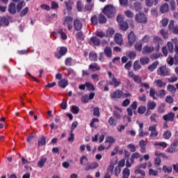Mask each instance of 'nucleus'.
Returning <instances> with one entry per match:
<instances>
[{
	"label": "nucleus",
	"instance_id": "19",
	"mask_svg": "<svg viewBox=\"0 0 178 178\" xmlns=\"http://www.w3.org/2000/svg\"><path fill=\"white\" fill-rule=\"evenodd\" d=\"M160 12L161 13H168V12H169V4L165 3L161 6Z\"/></svg>",
	"mask_w": 178,
	"mask_h": 178
},
{
	"label": "nucleus",
	"instance_id": "9",
	"mask_svg": "<svg viewBox=\"0 0 178 178\" xmlns=\"http://www.w3.org/2000/svg\"><path fill=\"white\" fill-rule=\"evenodd\" d=\"M178 140H174L172 144H171L170 147L166 149V152L168 154H175V152H177L178 151Z\"/></svg>",
	"mask_w": 178,
	"mask_h": 178
},
{
	"label": "nucleus",
	"instance_id": "30",
	"mask_svg": "<svg viewBox=\"0 0 178 178\" xmlns=\"http://www.w3.org/2000/svg\"><path fill=\"white\" fill-rule=\"evenodd\" d=\"M89 69L92 70V72H96V70H99V65L97 63H92L89 65Z\"/></svg>",
	"mask_w": 178,
	"mask_h": 178
},
{
	"label": "nucleus",
	"instance_id": "26",
	"mask_svg": "<svg viewBox=\"0 0 178 178\" xmlns=\"http://www.w3.org/2000/svg\"><path fill=\"white\" fill-rule=\"evenodd\" d=\"M154 83H156V86L159 87V88H162V87H165V86H166V83L162 81L161 79L155 80Z\"/></svg>",
	"mask_w": 178,
	"mask_h": 178
},
{
	"label": "nucleus",
	"instance_id": "25",
	"mask_svg": "<svg viewBox=\"0 0 178 178\" xmlns=\"http://www.w3.org/2000/svg\"><path fill=\"white\" fill-rule=\"evenodd\" d=\"M97 20L99 24H105V23H106V17L102 14L99 15Z\"/></svg>",
	"mask_w": 178,
	"mask_h": 178
},
{
	"label": "nucleus",
	"instance_id": "11",
	"mask_svg": "<svg viewBox=\"0 0 178 178\" xmlns=\"http://www.w3.org/2000/svg\"><path fill=\"white\" fill-rule=\"evenodd\" d=\"M89 44L90 45H95L96 47H99L101 44V40L99 38L93 36L90 38Z\"/></svg>",
	"mask_w": 178,
	"mask_h": 178
},
{
	"label": "nucleus",
	"instance_id": "59",
	"mask_svg": "<svg viewBox=\"0 0 178 178\" xmlns=\"http://www.w3.org/2000/svg\"><path fill=\"white\" fill-rule=\"evenodd\" d=\"M170 6L171 10H175L176 9V1L175 0H170Z\"/></svg>",
	"mask_w": 178,
	"mask_h": 178
},
{
	"label": "nucleus",
	"instance_id": "28",
	"mask_svg": "<svg viewBox=\"0 0 178 178\" xmlns=\"http://www.w3.org/2000/svg\"><path fill=\"white\" fill-rule=\"evenodd\" d=\"M153 42L156 44L157 48H159L162 39L159 36H155L153 39Z\"/></svg>",
	"mask_w": 178,
	"mask_h": 178
},
{
	"label": "nucleus",
	"instance_id": "37",
	"mask_svg": "<svg viewBox=\"0 0 178 178\" xmlns=\"http://www.w3.org/2000/svg\"><path fill=\"white\" fill-rule=\"evenodd\" d=\"M120 27L121 30H123V31H127V30H129V24L124 22L120 24Z\"/></svg>",
	"mask_w": 178,
	"mask_h": 178
},
{
	"label": "nucleus",
	"instance_id": "2",
	"mask_svg": "<svg viewBox=\"0 0 178 178\" xmlns=\"http://www.w3.org/2000/svg\"><path fill=\"white\" fill-rule=\"evenodd\" d=\"M156 74L158 76H161V77L170 76V69L166 67V65H163L157 70Z\"/></svg>",
	"mask_w": 178,
	"mask_h": 178
},
{
	"label": "nucleus",
	"instance_id": "27",
	"mask_svg": "<svg viewBox=\"0 0 178 178\" xmlns=\"http://www.w3.org/2000/svg\"><path fill=\"white\" fill-rule=\"evenodd\" d=\"M135 175H140V176H145V171L141 170V168L138 167L135 168V171H134Z\"/></svg>",
	"mask_w": 178,
	"mask_h": 178
},
{
	"label": "nucleus",
	"instance_id": "48",
	"mask_svg": "<svg viewBox=\"0 0 178 178\" xmlns=\"http://www.w3.org/2000/svg\"><path fill=\"white\" fill-rule=\"evenodd\" d=\"M132 79L137 84H141V78L138 75H132Z\"/></svg>",
	"mask_w": 178,
	"mask_h": 178
},
{
	"label": "nucleus",
	"instance_id": "4",
	"mask_svg": "<svg viewBox=\"0 0 178 178\" xmlns=\"http://www.w3.org/2000/svg\"><path fill=\"white\" fill-rule=\"evenodd\" d=\"M128 38V43L127 44V47L128 48H130L133 47V44L137 41V38H136V34H134V32L131 31L127 36Z\"/></svg>",
	"mask_w": 178,
	"mask_h": 178
},
{
	"label": "nucleus",
	"instance_id": "21",
	"mask_svg": "<svg viewBox=\"0 0 178 178\" xmlns=\"http://www.w3.org/2000/svg\"><path fill=\"white\" fill-rule=\"evenodd\" d=\"M159 65V61H154L152 65H149L147 69L149 72H154Z\"/></svg>",
	"mask_w": 178,
	"mask_h": 178
},
{
	"label": "nucleus",
	"instance_id": "35",
	"mask_svg": "<svg viewBox=\"0 0 178 178\" xmlns=\"http://www.w3.org/2000/svg\"><path fill=\"white\" fill-rule=\"evenodd\" d=\"M45 144H46L45 136H42L38 140V147H42V145H45Z\"/></svg>",
	"mask_w": 178,
	"mask_h": 178
},
{
	"label": "nucleus",
	"instance_id": "53",
	"mask_svg": "<svg viewBox=\"0 0 178 178\" xmlns=\"http://www.w3.org/2000/svg\"><path fill=\"white\" fill-rule=\"evenodd\" d=\"M163 170L164 173H170L172 170V168L171 166L168 167L167 165H163Z\"/></svg>",
	"mask_w": 178,
	"mask_h": 178
},
{
	"label": "nucleus",
	"instance_id": "61",
	"mask_svg": "<svg viewBox=\"0 0 178 178\" xmlns=\"http://www.w3.org/2000/svg\"><path fill=\"white\" fill-rule=\"evenodd\" d=\"M136 56H137V54L134 51H130L128 54V57L129 58V59H134Z\"/></svg>",
	"mask_w": 178,
	"mask_h": 178
},
{
	"label": "nucleus",
	"instance_id": "60",
	"mask_svg": "<svg viewBox=\"0 0 178 178\" xmlns=\"http://www.w3.org/2000/svg\"><path fill=\"white\" fill-rule=\"evenodd\" d=\"M127 148H129L131 152H136V145L134 144H129Z\"/></svg>",
	"mask_w": 178,
	"mask_h": 178
},
{
	"label": "nucleus",
	"instance_id": "12",
	"mask_svg": "<svg viewBox=\"0 0 178 178\" xmlns=\"http://www.w3.org/2000/svg\"><path fill=\"white\" fill-rule=\"evenodd\" d=\"M74 27L76 31H80L83 29V23L79 19H74Z\"/></svg>",
	"mask_w": 178,
	"mask_h": 178
},
{
	"label": "nucleus",
	"instance_id": "58",
	"mask_svg": "<svg viewBox=\"0 0 178 178\" xmlns=\"http://www.w3.org/2000/svg\"><path fill=\"white\" fill-rule=\"evenodd\" d=\"M108 123L111 126L115 127L116 126V120H115V118H113V117H111L108 119Z\"/></svg>",
	"mask_w": 178,
	"mask_h": 178
},
{
	"label": "nucleus",
	"instance_id": "17",
	"mask_svg": "<svg viewBox=\"0 0 178 178\" xmlns=\"http://www.w3.org/2000/svg\"><path fill=\"white\" fill-rule=\"evenodd\" d=\"M163 118L165 121L173 122L175 120V113H168L167 115H163Z\"/></svg>",
	"mask_w": 178,
	"mask_h": 178
},
{
	"label": "nucleus",
	"instance_id": "57",
	"mask_svg": "<svg viewBox=\"0 0 178 178\" xmlns=\"http://www.w3.org/2000/svg\"><path fill=\"white\" fill-rule=\"evenodd\" d=\"M76 10H78V12H81V10H83V4L81 1L76 2Z\"/></svg>",
	"mask_w": 178,
	"mask_h": 178
},
{
	"label": "nucleus",
	"instance_id": "63",
	"mask_svg": "<svg viewBox=\"0 0 178 178\" xmlns=\"http://www.w3.org/2000/svg\"><path fill=\"white\" fill-rule=\"evenodd\" d=\"M76 37L77 38V40H83V31H79L76 34Z\"/></svg>",
	"mask_w": 178,
	"mask_h": 178
},
{
	"label": "nucleus",
	"instance_id": "54",
	"mask_svg": "<svg viewBox=\"0 0 178 178\" xmlns=\"http://www.w3.org/2000/svg\"><path fill=\"white\" fill-rule=\"evenodd\" d=\"M51 8L53 10L59 9V4L56 1L51 2Z\"/></svg>",
	"mask_w": 178,
	"mask_h": 178
},
{
	"label": "nucleus",
	"instance_id": "8",
	"mask_svg": "<svg viewBox=\"0 0 178 178\" xmlns=\"http://www.w3.org/2000/svg\"><path fill=\"white\" fill-rule=\"evenodd\" d=\"M66 54H67V47H60L59 48L58 52L54 53V56H55V58H56L57 59H60L62 56H65Z\"/></svg>",
	"mask_w": 178,
	"mask_h": 178
},
{
	"label": "nucleus",
	"instance_id": "32",
	"mask_svg": "<svg viewBox=\"0 0 178 178\" xmlns=\"http://www.w3.org/2000/svg\"><path fill=\"white\" fill-rule=\"evenodd\" d=\"M138 158H140V154L138 152H135L132 154L130 159L131 163H134V159H138Z\"/></svg>",
	"mask_w": 178,
	"mask_h": 178
},
{
	"label": "nucleus",
	"instance_id": "47",
	"mask_svg": "<svg viewBox=\"0 0 178 178\" xmlns=\"http://www.w3.org/2000/svg\"><path fill=\"white\" fill-rule=\"evenodd\" d=\"M89 59H90V60L95 62L97 60V59H98L97 54H95V53H90V54H89Z\"/></svg>",
	"mask_w": 178,
	"mask_h": 178
},
{
	"label": "nucleus",
	"instance_id": "6",
	"mask_svg": "<svg viewBox=\"0 0 178 178\" xmlns=\"http://www.w3.org/2000/svg\"><path fill=\"white\" fill-rule=\"evenodd\" d=\"M63 24V26H67L68 30H72L73 29V17L65 16Z\"/></svg>",
	"mask_w": 178,
	"mask_h": 178
},
{
	"label": "nucleus",
	"instance_id": "14",
	"mask_svg": "<svg viewBox=\"0 0 178 178\" xmlns=\"http://www.w3.org/2000/svg\"><path fill=\"white\" fill-rule=\"evenodd\" d=\"M9 26V19L6 17L0 16V27H8Z\"/></svg>",
	"mask_w": 178,
	"mask_h": 178
},
{
	"label": "nucleus",
	"instance_id": "40",
	"mask_svg": "<svg viewBox=\"0 0 178 178\" xmlns=\"http://www.w3.org/2000/svg\"><path fill=\"white\" fill-rule=\"evenodd\" d=\"M24 3V1H19L16 6L17 12L19 13L22 12V9H23V4Z\"/></svg>",
	"mask_w": 178,
	"mask_h": 178
},
{
	"label": "nucleus",
	"instance_id": "51",
	"mask_svg": "<svg viewBox=\"0 0 178 178\" xmlns=\"http://www.w3.org/2000/svg\"><path fill=\"white\" fill-rule=\"evenodd\" d=\"M92 8H94V3L90 2V3H88V4H86L85 6V9L86 10H87L88 12L90 11V10H92Z\"/></svg>",
	"mask_w": 178,
	"mask_h": 178
},
{
	"label": "nucleus",
	"instance_id": "45",
	"mask_svg": "<svg viewBox=\"0 0 178 178\" xmlns=\"http://www.w3.org/2000/svg\"><path fill=\"white\" fill-rule=\"evenodd\" d=\"M73 63V58L72 57H67L65 58V66H72V63Z\"/></svg>",
	"mask_w": 178,
	"mask_h": 178
},
{
	"label": "nucleus",
	"instance_id": "18",
	"mask_svg": "<svg viewBox=\"0 0 178 178\" xmlns=\"http://www.w3.org/2000/svg\"><path fill=\"white\" fill-rule=\"evenodd\" d=\"M134 49L138 52H141L143 49V42L141 40L136 42L134 44Z\"/></svg>",
	"mask_w": 178,
	"mask_h": 178
},
{
	"label": "nucleus",
	"instance_id": "31",
	"mask_svg": "<svg viewBox=\"0 0 178 178\" xmlns=\"http://www.w3.org/2000/svg\"><path fill=\"white\" fill-rule=\"evenodd\" d=\"M163 137L164 140H169L172 137V132L169 130L165 131L163 134Z\"/></svg>",
	"mask_w": 178,
	"mask_h": 178
},
{
	"label": "nucleus",
	"instance_id": "44",
	"mask_svg": "<svg viewBox=\"0 0 178 178\" xmlns=\"http://www.w3.org/2000/svg\"><path fill=\"white\" fill-rule=\"evenodd\" d=\"M66 9L68 12H72V9H73V3L70 1H65Z\"/></svg>",
	"mask_w": 178,
	"mask_h": 178
},
{
	"label": "nucleus",
	"instance_id": "7",
	"mask_svg": "<svg viewBox=\"0 0 178 178\" xmlns=\"http://www.w3.org/2000/svg\"><path fill=\"white\" fill-rule=\"evenodd\" d=\"M149 131H151L149 134V138L151 140H155L158 137V130H156V124H153L149 127Z\"/></svg>",
	"mask_w": 178,
	"mask_h": 178
},
{
	"label": "nucleus",
	"instance_id": "13",
	"mask_svg": "<svg viewBox=\"0 0 178 178\" xmlns=\"http://www.w3.org/2000/svg\"><path fill=\"white\" fill-rule=\"evenodd\" d=\"M115 42L118 45H123V36L120 33H115L114 37Z\"/></svg>",
	"mask_w": 178,
	"mask_h": 178
},
{
	"label": "nucleus",
	"instance_id": "43",
	"mask_svg": "<svg viewBox=\"0 0 178 178\" xmlns=\"http://www.w3.org/2000/svg\"><path fill=\"white\" fill-rule=\"evenodd\" d=\"M167 47L168 48V51L170 53V54H173L174 51H175V49L173 47V43L172 42H168L167 43Z\"/></svg>",
	"mask_w": 178,
	"mask_h": 178
},
{
	"label": "nucleus",
	"instance_id": "52",
	"mask_svg": "<svg viewBox=\"0 0 178 178\" xmlns=\"http://www.w3.org/2000/svg\"><path fill=\"white\" fill-rule=\"evenodd\" d=\"M116 163L112 164V163H111L110 165L108 166L107 170H108V173H111V175H113V169H115V164Z\"/></svg>",
	"mask_w": 178,
	"mask_h": 178
},
{
	"label": "nucleus",
	"instance_id": "33",
	"mask_svg": "<svg viewBox=\"0 0 178 178\" xmlns=\"http://www.w3.org/2000/svg\"><path fill=\"white\" fill-rule=\"evenodd\" d=\"M167 90H168V91H169L172 94H175L176 92V91H177V89L175 87V86H173L172 84H168V85Z\"/></svg>",
	"mask_w": 178,
	"mask_h": 178
},
{
	"label": "nucleus",
	"instance_id": "38",
	"mask_svg": "<svg viewBox=\"0 0 178 178\" xmlns=\"http://www.w3.org/2000/svg\"><path fill=\"white\" fill-rule=\"evenodd\" d=\"M86 88L88 91H95V87L92 83L90 82H86Z\"/></svg>",
	"mask_w": 178,
	"mask_h": 178
},
{
	"label": "nucleus",
	"instance_id": "50",
	"mask_svg": "<svg viewBox=\"0 0 178 178\" xmlns=\"http://www.w3.org/2000/svg\"><path fill=\"white\" fill-rule=\"evenodd\" d=\"M125 16H127V17H129V19H133V17H134V13L131 11V10H127L125 11Z\"/></svg>",
	"mask_w": 178,
	"mask_h": 178
},
{
	"label": "nucleus",
	"instance_id": "3",
	"mask_svg": "<svg viewBox=\"0 0 178 178\" xmlns=\"http://www.w3.org/2000/svg\"><path fill=\"white\" fill-rule=\"evenodd\" d=\"M135 20L137 23L140 24H147L148 23V18L144 13H138L135 15Z\"/></svg>",
	"mask_w": 178,
	"mask_h": 178
},
{
	"label": "nucleus",
	"instance_id": "49",
	"mask_svg": "<svg viewBox=\"0 0 178 178\" xmlns=\"http://www.w3.org/2000/svg\"><path fill=\"white\" fill-rule=\"evenodd\" d=\"M90 22L92 24H94V26H97V24H98V17L95 15H93L90 19Z\"/></svg>",
	"mask_w": 178,
	"mask_h": 178
},
{
	"label": "nucleus",
	"instance_id": "62",
	"mask_svg": "<svg viewBox=\"0 0 178 178\" xmlns=\"http://www.w3.org/2000/svg\"><path fill=\"white\" fill-rule=\"evenodd\" d=\"M88 101H90V99L88 98V95H84L82 97H81V102L83 104H87L88 102Z\"/></svg>",
	"mask_w": 178,
	"mask_h": 178
},
{
	"label": "nucleus",
	"instance_id": "56",
	"mask_svg": "<svg viewBox=\"0 0 178 178\" xmlns=\"http://www.w3.org/2000/svg\"><path fill=\"white\" fill-rule=\"evenodd\" d=\"M149 133L144 132V129H139V137H145V136H149Z\"/></svg>",
	"mask_w": 178,
	"mask_h": 178
},
{
	"label": "nucleus",
	"instance_id": "64",
	"mask_svg": "<svg viewBox=\"0 0 178 178\" xmlns=\"http://www.w3.org/2000/svg\"><path fill=\"white\" fill-rule=\"evenodd\" d=\"M173 97L170 95L165 97V102H167V104H173Z\"/></svg>",
	"mask_w": 178,
	"mask_h": 178
},
{
	"label": "nucleus",
	"instance_id": "22",
	"mask_svg": "<svg viewBox=\"0 0 178 178\" xmlns=\"http://www.w3.org/2000/svg\"><path fill=\"white\" fill-rule=\"evenodd\" d=\"M68 84L69 83L66 79H61L60 81H58V86L61 88H66Z\"/></svg>",
	"mask_w": 178,
	"mask_h": 178
},
{
	"label": "nucleus",
	"instance_id": "24",
	"mask_svg": "<svg viewBox=\"0 0 178 178\" xmlns=\"http://www.w3.org/2000/svg\"><path fill=\"white\" fill-rule=\"evenodd\" d=\"M150 59L149 57L145 56L140 58V62L143 66H145V65H148L149 63Z\"/></svg>",
	"mask_w": 178,
	"mask_h": 178
},
{
	"label": "nucleus",
	"instance_id": "15",
	"mask_svg": "<svg viewBox=\"0 0 178 178\" xmlns=\"http://www.w3.org/2000/svg\"><path fill=\"white\" fill-rule=\"evenodd\" d=\"M16 4L15 3H11L8 5V12L10 15H16Z\"/></svg>",
	"mask_w": 178,
	"mask_h": 178
},
{
	"label": "nucleus",
	"instance_id": "42",
	"mask_svg": "<svg viewBox=\"0 0 178 178\" xmlns=\"http://www.w3.org/2000/svg\"><path fill=\"white\" fill-rule=\"evenodd\" d=\"M141 69V65L138 62V60H136L134 63V72H137V70H140Z\"/></svg>",
	"mask_w": 178,
	"mask_h": 178
},
{
	"label": "nucleus",
	"instance_id": "39",
	"mask_svg": "<svg viewBox=\"0 0 178 178\" xmlns=\"http://www.w3.org/2000/svg\"><path fill=\"white\" fill-rule=\"evenodd\" d=\"M160 33L161 34V35L163 37V38L165 40H168V38L169 37L168 30H166V29H161L160 31Z\"/></svg>",
	"mask_w": 178,
	"mask_h": 178
},
{
	"label": "nucleus",
	"instance_id": "23",
	"mask_svg": "<svg viewBox=\"0 0 178 178\" xmlns=\"http://www.w3.org/2000/svg\"><path fill=\"white\" fill-rule=\"evenodd\" d=\"M156 107V103L155 102L149 101L147 102V110L148 111H154Z\"/></svg>",
	"mask_w": 178,
	"mask_h": 178
},
{
	"label": "nucleus",
	"instance_id": "10",
	"mask_svg": "<svg viewBox=\"0 0 178 178\" xmlns=\"http://www.w3.org/2000/svg\"><path fill=\"white\" fill-rule=\"evenodd\" d=\"M110 86H113L114 88H118L122 84L120 79H116V77L113 76L111 80L109 81Z\"/></svg>",
	"mask_w": 178,
	"mask_h": 178
},
{
	"label": "nucleus",
	"instance_id": "46",
	"mask_svg": "<svg viewBox=\"0 0 178 178\" xmlns=\"http://www.w3.org/2000/svg\"><path fill=\"white\" fill-rule=\"evenodd\" d=\"M45 162H47V158H42L38 163V166L39 168H44V165H45Z\"/></svg>",
	"mask_w": 178,
	"mask_h": 178
},
{
	"label": "nucleus",
	"instance_id": "41",
	"mask_svg": "<svg viewBox=\"0 0 178 178\" xmlns=\"http://www.w3.org/2000/svg\"><path fill=\"white\" fill-rule=\"evenodd\" d=\"M98 168V163L95 162L90 164L89 166L86 167L85 170H90L91 169H97Z\"/></svg>",
	"mask_w": 178,
	"mask_h": 178
},
{
	"label": "nucleus",
	"instance_id": "29",
	"mask_svg": "<svg viewBox=\"0 0 178 178\" xmlns=\"http://www.w3.org/2000/svg\"><path fill=\"white\" fill-rule=\"evenodd\" d=\"M57 33L58 34H60L61 39L64 40H67V35L65 32H63V29H58Z\"/></svg>",
	"mask_w": 178,
	"mask_h": 178
},
{
	"label": "nucleus",
	"instance_id": "16",
	"mask_svg": "<svg viewBox=\"0 0 178 178\" xmlns=\"http://www.w3.org/2000/svg\"><path fill=\"white\" fill-rule=\"evenodd\" d=\"M154 50L155 49L154 48V47H149L146 45V46H144L142 54L143 55H145L147 54H152V51Z\"/></svg>",
	"mask_w": 178,
	"mask_h": 178
},
{
	"label": "nucleus",
	"instance_id": "1",
	"mask_svg": "<svg viewBox=\"0 0 178 178\" xmlns=\"http://www.w3.org/2000/svg\"><path fill=\"white\" fill-rule=\"evenodd\" d=\"M116 12V10L115 9V7H113L111 5H108L104 7L103 10V13L106 15L108 19H111V17H113L115 16V13Z\"/></svg>",
	"mask_w": 178,
	"mask_h": 178
},
{
	"label": "nucleus",
	"instance_id": "36",
	"mask_svg": "<svg viewBox=\"0 0 178 178\" xmlns=\"http://www.w3.org/2000/svg\"><path fill=\"white\" fill-rule=\"evenodd\" d=\"M161 147V148H166L168 147V143L165 142H156L154 143V147Z\"/></svg>",
	"mask_w": 178,
	"mask_h": 178
},
{
	"label": "nucleus",
	"instance_id": "55",
	"mask_svg": "<svg viewBox=\"0 0 178 178\" xmlns=\"http://www.w3.org/2000/svg\"><path fill=\"white\" fill-rule=\"evenodd\" d=\"M131 66H133V61L129 60L124 65V69H126V70H130Z\"/></svg>",
	"mask_w": 178,
	"mask_h": 178
},
{
	"label": "nucleus",
	"instance_id": "20",
	"mask_svg": "<svg viewBox=\"0 0 178 178\" xmlns=\"http://www.w3.org/2000/svg\"><path fill=\"white\" fill-rule=\"evenodd\" d=\"M104 53L107 58H112V49L110 47H106L104 49Z\"/></svg>",
	"mask_w": 178,
	"mask_h": 178
},
{
	"label": "nucleus",
	"instance_id": "34",
	"mask_svg": "<svg viewBox=\"0 0 178 178\" xmlns=\"http://www.w3.org/2000/svg\"><path fill=\"white\" fill-rule=\"evenodd\" d=\"M134 8L136 12H140L143 6H141V3L135 2L134 3Z\"/></svg>",
	"mask_w": 178,
	"mask_h": 178
},
{
	"label": "nucleus",
	"instance_id": "5",
	"mask_svg": "<svg viewBox=\"0 0 178 178\" xmlns=\"http://www.w3.org/2000/svg\"><path fill=\"white\" fill-rule=\"evenodd\" d=\"M124 95L123 91L120 89H116L110 95V97L111 99H120Z\"/></svg>",
	"mask_w": 178,
	"mask_h": 178
}]
</instances>
